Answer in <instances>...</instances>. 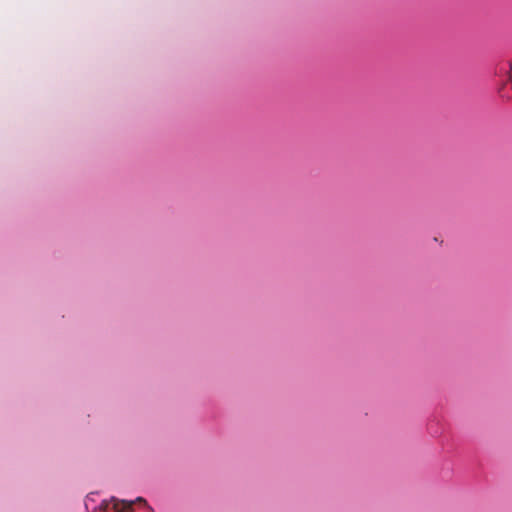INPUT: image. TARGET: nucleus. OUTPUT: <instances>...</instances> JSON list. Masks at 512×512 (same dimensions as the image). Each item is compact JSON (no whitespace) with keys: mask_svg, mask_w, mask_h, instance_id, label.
I'll list each match as a JSON object with an SVG mask.
<instances>
[{"mask_svg":"<svg viewBox=\"0 0 512 512\" xmlns=\"http://www.w3.org/2000/svg\"><path fill=\"white\" fill-rule=\"evenodd\" d=\"M134 502L130 501H122V507H119V502L112 498L111 501H103L100 505V509L104 511H108L110 507L112 506V509L114 512H124V510H131L133 507Z\"/></svg>","mask_w":512,"mask_h":512,"instance_id":"obj_1","label":"nucleus"},{"mask_svg":"<svg viewBox=\"0 0 512 512\" xmlns=\"http://www.w3.org/2000/svg\"><path fill=\"white\" fill-rule=\"evenodd\" d=\"M497 74L501 77H507L505 86L509 85L512 90V61L500 64L497 68Z\"/></svg>","mask_w":512,"mask_h":512,"instance_id":"obj_2","label":"nucleus"},{"mask_svg":"<svg viewBox=\"0 0 512 512\" xmlns=\"http://www.w3.org/2000/svg\"><path fill=\"white\" fill-rule=\"evenodd\" d=\"M135 503L139 504V505H142L143 508L145 509L144 512H152V509L147 505V502L145 499H143L142 497H138L135 501Z\"/></svg>","mask_w":512,"mask_h":512,"instance_id":"obj_3","label":"nucleus"}]
</instances>
